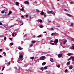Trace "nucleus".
Here are the masks:
<instances>
[{
  "label": "nucleus",
  "mask_w": 74,
  "mask_h": 74,
  "mask_svg": "<svg viewBox=\"0 0 74 74\" xmlns=\"http://www.w3.org/2000/svg\"><path fill=\"white\" fill-rule=\"evenodd\" d=\"M14 69H17V68L16 67H14Z\"/></svg>",
  "instance_id": "obj_49"
},
{
  "label": "nucleus",
  "mask_w": 74,
  "mask_h": 74,
  "mask_svg": "<svg viewBox=\"0 0 74 74\" xmlns=\"http://www.w3.org/2000/svg\"><path fill=\"white\" fill-rule=\"evenodd\" d=\"M44 11H42L41 12H40V14L41 15H44V14L45 13L43 12Z\"/></svg>",
  "instance_id": "obj_7"
},
{
  "label": "nucleus",
  "mask_w": 74,
  "mask_h": 74,
  "mask_svg": "<svg viewBox=\"0 0 74 74\" xmlns=\"http://www.w3.org/2000/svg\"><path fill=\"white\" fill-rule=\"evenodd\" d=\"M24 3L25 4H29V1H25L24 2Z\"/></svg>",
  "instance_id": "obj_5"
},
{
  "label": "nucleus",
  "mask_w": 74,
  "mask_h": 74,
  "mask_svg": "<svg viewBox=\"0 0 74 74\" xmlns=\"http://www.w3.org/2000/svg\"><path fill=\"white\" fill-rule=\"evenodd\" d=\"M25 16H26V17H27L28 16V15H25Z\"/></svg>",
  "instance_id": "obj_53"
},
{
  "label": "nucleus",
  "mask_w": 74,
  "mask_h": 74,
  "mask_svg": "<svg viewBox=\"0 0 74 74\" xmlns=\"http://www.w3.org/2000/svg\"><path fill=\"white\" fill-rule=\"evenodd\" d=\"M48 14H50V13H51V14H53V15H55V13L52 11H49L48 12Z\"/></svg>",
  "instance_id": "obj_4"
},
{
  "label": "nucleus",
  "mask_w": 74,
  "mask_h": 74,
  "mask_svg": "<svg viewBox=\"0 0 74 74\" xmlns=\"http://www.w3.org/2000/svg\"><path fill=\"white\" fill-rule=\"evenodd\" d=\"M41 70H42V71H43L44 70V68H43V67H42L40 68Z\"/></svg>",
  "instance_id": "obj_19"
},
{
  "label": "nucleus",
  "mask_w": 74,
  "mask_h": 74,
  "mask_svg": "<svg viewBox=\"0 0 74 74\" xmlns=\"http://www.w3.org/2000/svg\"><path fill=\"white\" fill-rule=\"evenodd\" d=\"M14 25H11L10 26L11 27H14Z\"/></svg>",
  "instance_id": "obj_45"
},
{
  "label": "nucleus",
  "mask_w": 74,
  "mask_h": 74,
  "mask_svg": "<svg viewBox=\"0 0 74 74\" xmlns=\"http://www.w3.org/2000/svg\"><path fill=\"white\" fill-rule=\"evenodd\" d=\"M72 59V57H71L70 58H69V59H68V61H69V60H71Z\"/></svg>",
  "instance_id": "obj_24"
},
{
  "label": "nucleus",
  "mask_w": 74,
  "mask_h": 74,
  "mask_svg": "<svg viewBox=\"0 0 74 74\" xmlns=\"http://www.w3.org/2000/svg\"><path fill=\"white\" fill-rule=\"evenodd\" d=\"M46 64V62H44L42 63V66H44V65H45Z\"/></svg>",
  "instance_id": "obj_12"
},
{
  "label": "nucleus",
  "mask_w": 74,
  "mask_h": 74,
  "mask_svg": "<svg viewBox=\"0 0 74 74\" xmlns=\"http://www.w3.org/2000/svg\"><path fill=\"white\" fill-rule=\"evenodd\" d=\"M69 69H73V66L72 65H71L69 67Z\"/></svg>",
  "instance_id": "obj_10"
},
{
  "label": "nucleus",
  "mask_w": 74,
  "mask_h": 74,
  "mask_svg": "<svg viewBox=\"0 0 74 74\" xmlns=\"http://www.w3.org/2000/svg\"><path fill=\"white\" fill-rule=\"evenodd\" d=\"M64 10L65 11H66V12L67 11V10H66V9H64Z\"/></svg>",
  "instance_id": "obj_46"
},
{
  "label": "nucleus",
  "mask_w": 74,
  "mask_h": 74,
  "mask_svg": "<svg viewBox=\"0 0 74 74\" xmlns=\"http://www.w3.org/2000/svg\"><path fill=\"white\" fill-rule=\"evenodd\" d=\"M22 9H23V8H24L23 7H22Z\"/></svg>",
  "instance_id": "obj_63"
},
{
  "label": "nucleus",
  "mask_w": 74,
  "mask_h": 74,
  "mask_svg": "<svg viewBox=\"0 0 74 74\" xmlns=\"http://www.w3.org/2000/svg\"><path fill=\"white\" fill-rule=\"evenodd\" d=\"M58 39H56L54 42V43L55 44H58Z\"/></svg>",
  "instance_id": "obj_3"
},
{
  "label": "nucleus",
  "mask_w": 74,
  "mask_h": 74,
  "mask_svg": "<svg viewBox=\"0 0 74 74\" xmlns=\"http://www.w3.org/2000/svg\"><path fill=\"white\" fill-rule=\"evenodd\" d=\"M72 49H74V46H73L71 48Z\"/></svg>",
  "instance_id": "obj_31"
},
{
  "label": "nucleus",
  "mask_w": 74,
  "mask_h": 74,
  "mask_svg": "<svg viewBox=\"0 0 74 74\" xmlns=\"http://www.w3.org/2000/svg\"><path fill=\"white\" fill-rule=\"evenodd\" d=\"M73 24H74V23H72L71 24V26L73 27Z\"/></svg>",
  "instance_id": "obj_21"
},
{
  "label": "nucleus",
  "mask_w": 74,
  "mask_h": 74,
  "mask_svg": "<svg viewBox=\"0 0 74 74\" xmlns=\"http://www.w3.org/2000/svg\"><path fill=\"white\" fill-rule=\"evenodd\" d=\"M35 4H37V1H36L35 2Z\"/></svg>",
  "instance_id": "obj_55"
},
{
  "label": "nucleus",
  "mask_w": 74,
  "mask_h": 74,
  "mask_svg": "<svg viewBox=\"0 0 74 74\" xmlns=\"http://www.w3.org/2000/svg\"><path fill=\"white\" fill-rule=\"evenodd\" d=\"M42 53H45V52H43Z\"/></svg>",
  "instance_id": "obj_64"
},
{
  "label": "nucleus",
  "mask_w": 74,
  "mask_h": 74,
  "mask_svg": "<svg viewBox=\"0 0 74 74\" xmlns=\"http://www.w3.org/2000/svg\"><path fill=\"white\" fill-rule=\"evenodd\" d=\"M16 5H18L19 4V2H16Z\"/></svg>",
  "instance_id": "obj_22"
},
{
  "label": "nucleus",
  "mask_w": 74,
  "mask_h": 74,
  "mask_svg": "<svg viewBox=\"0 0 74 74\" xmlns=\"http://www.w3.org/2000/svg\"><path fill=\"white\" fill-rule=\"evenodd\" d=\"M36 10L37 12H39V10L36 9Z\"/></svg>",
  "instance_id": "obj_36"
},
{
  "label": "nucleus",
  "mask_w": 74,
  "mask_h": 74,
  "mask_svg": "<svg viewBox=\"0 0 74 74\" xmlns=\"http://www.w3.org/2000/svg\"><path fill=\"white\" fill-rule=\"evenodd\" d=\"M51 30H52L53 29V28H51Z\"/></svg>",
  "instance_id": "obj_59"
},
{
  "label": "nucleus",
  "mask_w": 74,
  "mask_h": 74,
  "mask_svg": "<svg viewBox=\"0 0 74 74\" xmlns=\"http://www.w3.org/2000/svg\"><path fill=\"white\" fill-rule=\"evenodd\" d=\"M35 42H36V41L35 40H34V41H32L33 43H34Z\"/></svg>",
  "instance_id": "obj_44"
},
{
  "label": "nucleus",
  "mask_w": 74,
  "mask_h": 74,
  "mask_svg": "<svg viewBox=\"0 0 74 74\" xmlns=\"http://www.w3.org/2000/svg\"><path fill=\"white\" fill-rule=\"evenodd\" d=\"M26 71H29V69H27L26 70Z\"/></svg>",
  "instance_id": "obj_58"
},
{
  "label": "nucleus",
  "mask_w": 74,
  "mask_h": 74,
  "mask_svg": "<svg viewBox=\"0 0 74 74\" xmlns=\"http://www.w3.org/2000/svg\"><path fill=\"white\" fill-rule=\"evenodd\" d=\"M50 44H51V45H54V43L52 42H50Z\"/></svg>",
  "instance_id": "obj_34"
},
{
  "label": "nucleus",
  "mask_w": 74,
  "mask_h": 74,
  "mask_svg": "<svg viewBox=\"0 0 74 74\" xmlns=\"http://www.w3.org/2000/svg\"><path fill=\"white\" fill-rule=\"evenodd\" d=\"M25 10L24 9H20V11H24Z\"/></svg>",
  "instance_id": "obj_41"
},
{
  "label": "nucleus",
  "mask_w": 74,
  "mask_h": 74,
  "mask_svg": "<svg viewBox=\"0 0 74 74\" xmlns=\"http://www.w3.org/2000/svg\"><path fill=\"white\" fill-rule=\"evenodd\" d=\"M58 27H60V25H59L58 26Z\"/></svg>",
  "instance_id": "obj_61"
},
{
  "label": "nucleus",
  "mask_w": 74,
  "mask_h": 74,
  "mask_svg": "<svg viewBox=\"0 0 74 74\" xmlns=\"http://www.w3.org/2000/svg\"><path fill=\"white\" fill-rule=\"evenodd\" d=\"M33 44H32L30 45V47H33Z\"/></svg>",
  "instance_id": "obj_35"
},
{
  "label": "nucleus",
  "mask_w": 74,
  "mask_h": 74,
  "mask_svg": "<svg viewBox=\"0 0 74 74\" xmlns=\"http://www.w3.org/2000/svg\"><path fill=\"white\" fill-rule=\"evenodd\" d=\"M73 2L71 1L70 2V4H73Z\"/></svg>",
  "instance_id": "obj_32"
},
{
  "label": "nucleus",
  "mask_w": 74,
  "mask_h": 74,
  "mask_svg": "<svg viewBox=\"0 0 74 74\" xmlns=\"http://www.w3.org/2000/svg\"><path fill=\"white\" fill-rule=\"evenodd\" d=\"M23 56L22 55H21L19 56V58H18L19 59L21 60H23Z\"/></svg>",
  "instance_id": "obj_1"
},
{
  "label": "nucleus",
  "mask_w": 74,
  "mask_h": 74,
  "mask_svg": "<svg viewBox=\"0 0 74 74\" xmlns=\"http://www.w3.org/2000/svg\"><path fill=\"white\" fill-rule=\"evenodd\" d=\"M10 64H11V62H9L8 65H10Z\"/></svg>",
  "instance_id": "obj_50"
},
{
  "label": "nucleus",
  "mask_w": 74,
  "mask_h": 74,
  "mask_svg": "<svg viewBox=\"0 0 74 74\" xmlns=\"http://www.w3.org/2000/svg\"><path fill=\"white\" fill-rule=\"evenodd\" d=\"M18 49H20V50H21L23 49V48L19 46L18 47Z\"/></svg>",
  "instance_id": "obj_9"
},
{
  "label": "nucleus",
  "mask_w": 74,
  "mask_h": 74,
  "mask_svg": "<svg viewBox=\"0 0 74 74\" xmlns=\"http://www.w3.org/2000/svg\"><path fill=\"white\" fill-rule=\"evenodd\" d=\"M0 25H3V23L1 22H0Z\"/></svg>",
  "instance_id": "obj_39"
},
{
  "label": "nucleus",
  "mask_w": 74,
  "mask_h": 74,
  "mask_svg": "<svg viewBox=\"0 0 74 74\" xmlns=\"http://www.w3.org/2000/svg\"><path fill=\"white\" fill-rule=\"evenodd\" d=\"M66 42H67V40H64L63 42V44L64 45L65 44H66Z\"/></svg>",
  "instance_id": "obj_13"
},
{
  "label": "nucleus",
  "mask_w": 74,
  "mask_h": 74,
  "mask_svg": "<svg viewBox=\"0 0 74 74\" xmlns=\"http://www.w3.org/2000/svg\"><path fill=\"white\" fill-rule=\"evenodd\" d=\"M44 70H46V69H47V67L45 66L44 67Z\"/></svg>",
  "instance_id": "obj_23"
},
{
  "label": "nucleus",
  "mask_w": 74,
  "mask_h": 74,
  "mask_svg": "<svg viewBox=\"0 0 74 74\" xmlns=\"http://www.w3.org/2000/svg\"><path fill=\"white\" fill-rule=\"evenodd\" d=\"M40 28H42L43 27V25H40Z\"/></svg>",
  "instance_id": "obj_26"
},
{
  "label": "nucleus",
  "mask_w": 74,
  "mask_h": 74,
  "mask_svg": "<svg viewBox=\"0 0 74 74\" xmlns=\"http://www.w3.org/2000/svg\"><path fill=\"white\" fill-rule=\"evenodd\" d=\"M67 71H68V70L67 69H66L65 70V73H67Z\"/></svg>",
  "instance_id": "obj_25"
},
{
  "label": "nucleus",
  "mask_w": 74,
  "mask_h": 74,
  "mask_svg": "<svg viewBox=\"0 0 74 74\" xmlns=\"http://www.w3.org/2000/svg\"><path fill=\"white\" fill-rule=\"evenodd\" d=\"M50 61L51 62H52V63H53V62H54V60H53V58H51L50 60Z\"/></svg>",
  "instance_id": "obj_8"
},
{
  "label": "nucleus",
  "mask_w": 74,
  "mask_h": 74,
  "mask_svg": "<svg viewBox=\"0 0 74 74\" xmlns=\"http://www.w3.org/2000/svg\"><path fill=\"white\" fill-rule=\"evenodd\" d=\"M45 59H46V57L45 56H42L40 58V60H45Z\"/></svg>",
  "instance_id": "obj_2"
},
{
  "label": "nucleus",
  "mask_w": 74,
  "mask_h": 74,
  "mask_svg": "<svg viewBox=\"0 0 74 74\" xmlns=\"http://www.w3.org/2000/svg\"><path fill=\"white\" fill-rule=\"evenodd\" d=\"M66 15H67V16H69L70 17H71V16L68 14H66Z\"/></svg>",
  "instance_id": "obj_15"
},
{
  "label": "nucleus",
  "mask_w": 74,
  "mask_h": 74,
  "mask_svg": "<svg viewBox=\"0 0 74 74\" xmlns=\"http://www.w3.org/2000/svg\"><path fill=\"white\" fill-rule=\"evenodd\" d=\"M5 16H7V12H6L5 13Z\"/></svg>",
  "instance_id": "obj_38"
},
{
  "label": "nucleus",
  "mask_w": 74,
  "mask_h": 74,
  "mask_svg": "<svg viewBox=\"0 0 74 74\" xmlns=\"http://www.w3.org/2000/svg\"><path fill=\"white\" fill-rule=\"evenodd\" d=\"M62 53L60 54L58 56V57L59 58H62Z\"/></svg>",
  "instance_id": "obj_6"
},
{
  "label": "nucleus",
  "mask_w": 74,
  "mask_h": 74,
  "mask_svg": "<svg viewBox=\"0 0 74 74\" xmlns=\"http://www.w3.org/2000/svg\"><path fill=\"white\" fill-rule=\"evenodd\" d=\"M48 21H49V22H51V21L50 20H48Z\"/></svg>",
  "instance_id": "obj_57"
},
{
  "label": "nucleus",
  "mask_w": 74,
  "mask_h": 74,
  "mask_svg": "<svg viewBox=\"0 0 74 74\" xmlns=\"http://www.w3.org/2000/svg\"><path fill=\"white\" fill-rule=\"evenodd\" d=\"M70 64V62H68L66 64V65L67 66H69V64Z\"/></svg>",
  "instance_id": "obj_17"
},
{
  "label": "nucleus",
  "mask_w": 74,
  "mask_h": 74,
  "mask_svg": "<svg viewBox=\"0 0 74 74\" xmlns=\"http://www.w3.org/2000/svg\"><path fill=\"white\" fill-rule=\"evenodd\" d=\"M0 51H2V49H0Z\"/></svg>",
  "instance_id": "obj_60"
},
{
  "label": "nucleus",
  "mask_w": 74,
  "mask_h": 74,
  "mask_svg": "<svg viewBox=\"0 0 74 74\" xmlns=\"http://www.w3.org/2000/svg\"><path fill=\"white\" fill-rule=\"evenodd\" d=\"M10 45H14V43H13V42H11L10 43Z\"/></svg>",
  "instance_id": "obj_28"
},
{
  "label": "nucleus",
  "mask_w": 74,
  "mask_h": 74,
  "mask_svg": "<svg viewBox=\"0 0 74 74\" xmlns=\"http://www.w3.org/2000/svg\"><path fill=\"white\" fill-rule=\"evenodd\" d=\"M44 16L45 17H47V16L45 14H44Z\"/></svg>",
  "instance_id": "obj_43"
},
{
  "label": "nucleus",
  "mask_w": 74,
  "mask_h": 74,
  "mask_svg": "<svg viewBox=\"0 0 74 74\" xmlns=\"http://www.w3.org/2000/svg\"><path fill=\"white\" fill-rule=\"evenodd\" d=\"M50 42H53V40H50Z\"/></svg>",
  "instance_id": "obj_54"
},
{
  "label": "nucleus",
  "mask_w": 74,
  "mask_h": 74,
  "mask_svg": "<svg viewBox=\"0 0 74 74\" xmlns=\"http://www.w3.org/2000/svg\"><path fill=\"white\" fill-rule=\"evenodd\" d=\"M67 55L68 56H71V53H68L67 54Z\"/></svg>",
  "instance_id": "obj_16"
},
{
  "label": "nucleus",
  "mask_w": 74,
  "mask_h": 74,
  "mask_svg": "<svg viewBox=\"0 0 74 74\" xmlns=\"http://www.w3.org/2000/svg\"><path fill=\"white\" fill-rule=\"evenodd\" d=\"M42 21L41 20H40L39 21L40 22H42Z\"/></svg>",
  "instance_id": "obj_48"
},
{
  "label": "nucleus",
  "mask_w": 74,
  "mask_h": 74,
  "mask_svg": "<svg viewBox=\"0 0 74 74\" xmlns=\"http://www.w3.org/2000/svg\"><path fill=\"white\" fill-rule=\"evenodd\" d=\"M4 69H5V67H3V68H2V71H3L4 70Z\"/></svg>",
  "instance_id": "obj_33"
},
{
  "label": "nucleus",
  "mask_w": 74,
  "mask_h": 74,
  "mask_svg": "<svg viewBox=\"0 0 74 74\" xmlns=\"http://www.w3.org/2000/svg\"><path fill=\"white\" fill-rule=\"evenodd\" d=\"M57 67H58V68H59V67H60V65H58L57 66Z\"/></svg>",
  "instance_id": "obj_42"
},
{
  "label": "nucleus",
  "mask_w": 74,
  "mask_h": 74,
  "mask_svg": "<svg viewBox=\"0 0 74 74\" xmlns=\"http://www.w3.org/2000/svg\"><path fill=\"white\" fill-rule=\"evenodd\" d=\"M12 11H10V12L8 13V15H10V14H12Z\"/></svg>",
  "instance_id": "obj_11"
},
{
  "label": "nucleus",
  "mask_w": 74,
  "mask_h": 74,
  "mask_svg": "<svg viewBox=\"0 0 74 74\" xmlns=\"http://www.w3.org/2000/svg\"><path fill=\"white\" fill-rule=\"evenodd\" d=\"M34 57L30 58V59H34Z\"/></svg>",
  "instance_id": "obj_30"
},
{
  "label": "nucleus",
  "mask_w": 74,
  "mask_h": 74,
  "mask_svg": "<svg viewBox=\"0 0 74 74\" xmlns=\"http://www.w3.org/2000/svg\"><path fill=\"white\" fill-rule=\"evenodd\" d=\"M72 58V61H74V56H71Z\"/></svg>",
  "instance_id": "obj_14"
},
{
  "label": "nucleus",
  "mask_w": 74,
  "mask_h": 74,
  "mask_svg": "<svg viewBox=\"0 0 74 74\" xmlns=\"http://www.w3.org/2000/svg\"><path fill=\"white\" fill-rule=\"evenodd\" d=\"M42 36V35H40L39 36H38L37 37H38V38L41 37Z\"/></svg>",
  "instance_id": "obj_27"
},
{
  "label": "nucleus",
  "mask_w": 74,
  "mask_h": 74,
  "mask_svg": "<svg viewBox=\"0 0 74 74\" xmlns=\"http://www.w3.org/2000/svg\"><path fill=\"white\" fill-rule=\"evenodd\" d=\"M47 33V32H43V33Z\"/></svg>",
  "instance_id": "obj_51"
},
{
  "label": "nucleus",
  "mask_w": 74,
  "mask_h": 74,
  "mask_svg": "<svg viewBox=\"0 0 74 74\" xmlns=\"http://www.w3.org/2000/svg\"><path fill=\"white\" fill-rule=\"evenodd\" d=\"M9 40H10L11 41H12V38L9 37Z\"/></svg>",
  "instance_id": "obj_29"
},
{
  "label": "nucleus",
  "mask_w": 74,
  "mask_h": 74,
  "mask_svg": "<svg viewBox=\"0 0 74 74\" xmlns=\"http://www.w3.org/2000/svg\"><path fill=\"white\" fill-rule=\"evenodd\" d=\"M29 18L30 19H32V17H31V16H29Z\"/></svg>",
  "instance_id": "obj_56"
},
{
  "label": "nucleus",
  "mask_w": 74,
  "mask_h": 74,
  "mask_svg": "<svg viewBox=\"0 0 74 74\" xmlns=\"http://www.w3.org/2000/svg\"><path fill=\"white\" fill-rule=\"evenodd\" d=\"M14 34H15V33H14V32L12 34V36L13 37H14Z\"/></svg>",
  "instance_id": "obj_20"
},
{
  "label": "nucleus",
  "mask_w": 74,
  "mask_h": 74,
  "mask_svg": "<svg viewBox=\"0 0 74 74\" xmlns=\"http://www.w3.org/2000/svg\"><path fill=\"white\" fill-rule=\"evenodd\" d=\"M6 39H7V37H4V40H6Z\"/></svg>",
  "instance_id": "obj_40"
},
{
  "label": "nucleus",
  "mask_w": 74,
  "mask_h": 74,
  "mask_svg": "<svg viewBox=\"0 0 74 74\" xmlns=\"http://www.w3.org/2000/svg\"><path fill=\"white\" fill-rule=\"evenodd\" d=\"M53 34H54V33H52L51 34V36H53Z\"/></svg>",
  "instance_id": "obj_47"
},
{
  "label": "nucleus",
  "mask_w": 74,
  "mask_h": 74,
  "mask_svg": "<svg viewBox=\"0 0 74 74\" xmlns=\"http://www.w3.org/2000/svg\"><path fill=\"white\" fill-rule=\"evenodd\" d=\"M21 18H24V16H23L22 15L21 16Z\"/></svg>",
  "instance_id": "obj_52"
},
{
  "label": "nucleus",
  "mask_w": 74,
  "mask_h": 74,
  "mask_svg": "<svg viewBox=\"0 0 74 74\" xmlns=\"http://www.w3.org/2000/svg\"><path fill=\"white\" fill-rule=\"evenodd\" d=\"M1 13H2V14L4 13V10L2 11L1 12Z\"/></svg>",
  "instance_id": "obj_37"
},
{
  "label": "nucleus",
  "mask_w": 74,
  "mask_h": 74,
  "mask_svg": "<svg viewBox=\"0 0 74 74\" xmlns=\"http://www.w3.org/2000/svg\"><path fill=\"white\" fill-rule=\"evenodd\" d=\"M2 57V56L1 55H0V58H1Z\"/></svg>",
  "instance_id": "obj_62"
},
{
  "label": "nucleus",
  "mask_w": 74,
  "mask_h": 74,
  "mask_svg": "<svg viewBox=\"0 0 74 74\" xmlns=\"http://www.w3.org/2000/svg\"><path fill=\"white\" fill-rule=\"evenodd\" d=\"M3 54H4V56H7L6 53L5 52H3Z\"/></svg>",
  "instance_id": "obj_18"
}]
</instances>
